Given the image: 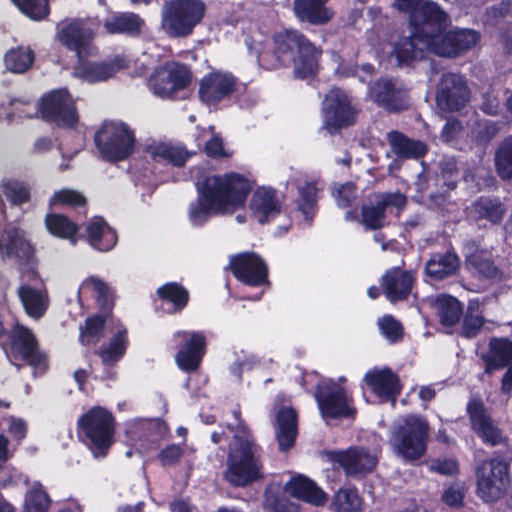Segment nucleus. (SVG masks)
Returning <instances> with one entry per match:
<instances>
[{"instance_id":"43","label":"nucleus","mask_w":512,"mask_h":512,"mask_svg":"<svg viewBox=\"0 0 512 512\" xmlns=\"http://www.w3.org/2000/svg\"><path fill=\"white\" fill-rule=\"evenodd\" d=\"M127 344V332L125 329H120L107 347L99 349L98 355L102 363L111 366L118 362L124 356Z\"/></svg>"},{"instance_id":"14","label":"nucleus","mask_w":512,"mask_h":512,"mask_svg":"<svg viewBox=\"0 0 512 512\" xmlns=\"http://www.w3.org/2000/svg\"><path fill=\"white\" fill-rule=\"evenodd\" d=\"M237 88L238 79L232 73L213 70L201 78L198 96L207 106L216 107L221 101L229 99Z\"/></svg>"},{"instance_id":"46","label":"nucleus","mask_w":512,"mask_h":512,"mask_svg":"<svg viewBox=\"0 0 512 512\" xmlns=\"http://www.w3.org/2000/svg\"><path fill=\"white\" fill-rule=\"evenodd\" d=\"M417 39L414 37L413 32L408 37L402 38L395 44L393 52L397 61L400 64H410L417 59L424 56V48L418 47Z\"/></svg>"},{"instance_id":"16","label":"nucleus","mask_w":512,"mask_h":512,"mask_svg":"<svg viewBox=\"0 0 512 512\" xmlns=\"http://www.w3.org/2000/svg\"><path fill=\"white\" fill-rule=\"evenodd\" d=\"M470 90L465 79L455 73H444L437 85L436 103L440 110L457 112L465 107Z\"/></svg>"},{"instance_id":"62","label":"nucleus","mask_w":512,"mask_h":512,"mask_svg":"<svg viewBox=\"0 0 512 512\" xmlns=\"http://www.w3.org/2000/svg\"><path fill=\"white\" fill-rule=\"evenodd\" d=\"M465 488L462 484H453L447 487L442 495L443 501L450 507H458L462 504Z\"/></svg>"},{"instance_id":"23","label":"nucleus","mask_w":512,"mask_h":512,"mask_svg":"<svg viewBox=\"0 0 512 512\" xmlns=\"http://www.w3.org/2000/svg\"><path fill=\"white\" fill-rule=\"evenodd\" d=\"M230 266L235 277L246 285L259 286L267 282V267L255 253L245 252L233 256Z\"/></svg>"},{"instance_id":"29","label":"nucleus","mask_w":512,"mask_h":512,"mask_svg":"<svg viewBox=\"0 0 512 512\" xmlns=\"http://www.w3.org/2000/svg\"><path fill=\"white\" fill-rule=\"evenodd\" d=\"M414 275L400 268L388 270L382 277V287L385 296L391 302L405 299L414 284Z\"/></svg>"},{"instance_id":"42","label":"nucleus","mask_w":512,"mask_h":512,"mask_svg":"<svg viewBox=\"0 0 512 512\" xmlns=\"http://www.w3.org/2000/svg\"><path fill=\"white\" fill-rule=\"evenodd\" d=\"M331 512H362L363 499L356 489L341 488L332 497Z\"/></svg>"},{"instance_id":"21","label":"nucleus","mask_w":512,"mask_h":512,"mask_svg":"<svg viewBox=\"0 0 512 512\" xmlns=\"http://www.w3.org/2000/svg\"><path fill=\"white\" fill-rule=\"evenodd\" d=\"M11 355L21 358L29 365L43 369L46 366V356L37 347L34 334L26 327L16 324L11 333Z\"/></svg>"},{"instance_id":"64","label":"nucleus","mask_w":512,"mask_h":512,"mask_svg":"<svg viewBox=\"0 0 512 512\" xmlns=\"http://www.w3.org/2000/svg\"><path fill=\"white\" fill-rule=\"evenodd\" d=\"M184 454V449L180 445L171 444L162 449L159 453V461L163 466L176 463Z\"/></svg>"},{"instance_id":"36","label":"nucleus","mask_w":512,"mask_h":512,"mask_svg":"<svg viewBox=\"0 0 512 512\" xmlns=\"http://www.w3.org/2000/svg\"><path fill=\"white\" fill-rule=\"evenodd\" d=\"M18 295L28 316L39 319L44 315L49 305L45 289L22 285L18 290Z\"/></svg>"},{"instance_id":"47","label":"nucleus","mask_w":512,"mask_h":512,"mask_svg":"<svg viewBox=\"0 0 512 512\" xmlns=\"http://www.w3.org/2000/svg\"><path fill=\"white\" fill-rule=\"evenodd\" d=\"M35 54L30 48L17 47L11 49L4 56V62L12 72L23 73L27 71L33 64Z\"/></svg>"},{"instance_id":"30","label":"nucleus","mask_w":512,"mask_h":512,"mask_svg":"<svg viewBox=\"0 0 512 512\" xmlns=\"http://www.w3.org/2000/svg\"><path fill=\"white\" fill-rule=\"evenodd\" d=\"M364 381L380 398L394 397L400 392L399 379L388 368L368 371L365 374Z\"/></svg>"},{"instance_id":"60","label":"nucleus","mask_w":512,"mask_h":512,"mask_svg":"<svg viewBox=\"0 0 512 512\" xmlns=\"http://www.w3.org/2000/svg\"><path fill=\"white\" fill-rule=\"evenodd\" d=\"M205 152L209 157L217 159L230 158L234 153L232 149L225 145L219 135H214L206 142Z\"/></svg>"},{"instance_id":"18","label":"nucleus","mask_w":512,"mask_h":512,"mask_svg":"<svg viewBox=\"0 0 512 512\" xmlns=\"http://www.w3.org/2000/svg\"><path fill=\"white\" fill-rule=\"evenodd\" d=\"M57 36L63 46L75 52L77 58H86L90 54L94 31L84 19L70 20L59 28Z\"/></svg>"},{"instance_id":"48","label":"nucleus","mask_w":512,"mask_h":512,"mask_svg":"<svg viewBox=\"0 0 512 512\" xmlns=\"http://www.w3.org/2000/svg\"><path fill=\"white\" fill-rule=\"evenodd\" d=\"M263 505L269 512H299V505L282 495L279 488L274 486L265 490Z\"/></svg>"},{"instance_id":"55","label":"nucleus","mask_w":512,"mask_h":512,"mask_svg":"<svg viewBox=\"0 0 512 512\" xmlns=\"http://www.w3.org/2000/svg\"><path fill=\"white\" fill-rule=\"evenodd\" d=\"M318 190L317 182H308L299 188V209L303 212L306 219L312 218L310 212L317 201Z\"/></svg>"},{"instance_id":"37","label":"nucleus","mask_w":512,"mask_h":512,"mask_svg":"<svg viewBox=\"0 0 512 512\" xmlns=\"http://www.w3.org/2000/svg\"><path fill=\"white\" fill-rule=\"evenodd\" d=\"M486 372L492 373L507 365H512V342L506 339H493L489 345V351L484 356Z\"/></svg>"},{"instance_id":"25","label":"nucleus","mask_w":512,"mask_h":512,"mask_svg":"<svg viewBox=\"0 0 512 512\" xmlns=\"http://www.w3.org/2000/svg\"><path fill=\"white\" fill-rule=\"evenodd\" d=\"M249 208L252 217L260 224L274 220L282 211V199L271 187H258L252 194Z\"/></svg>"},{"instance_id":"28","label":"nucleus","mask_w":512,"mask_h":512,"mask_svg":"<svg viewBox=\"0 0 512 512\" xmlns=\"http://www.w3.org/2000/svg\"><path fill=\"white\" fill-rule=\"evenodd\" d=\"M284 490L293 498L314 506H323L328 495L311 479L303 475L292 477L284 485Z\"/></svg>"},{"instance_id":"58","label":"nucleus","mask_w":512,"mask_h":512,"mask_svg":"<svg viewBox=\"0 0 512 512\" xmlns=\"http://www.w3.org/2000/svg\"><path fill=\"white\" fill-rule=\"evenodd\" d=\"M3 193L14 204H22L29 200V190L21 182L8 180L3 184Z\"/></svg>"},{"instance_id":"52","label":"nucleus","mask_w":512,"mask_h":512,"mask_svg":"<svg viewBox=\"0 0 512 512\" xmlns=\"http://www.w3.org/2000/svg\"><path fill=\"white\" fill-rule=\"evenodd\" d=\"M13 4L28 18L40 21L50 13L49 0H12Z\"/></svg>"},{"instance_id":"15","label":"nucleus","mask_w":512,"mask_h":512,"mask_svg":"<svg viewBox=\"0 0 512 512\" xmlns=\"http://www.w3.org/2000/svg\"><path fill=\"white\" fill-rule=\"evenodd\" d=\"M480 40V33L473 29L444 30L427 49L446 58H457L472 49Z\"/></svg>"},{"instance_id":"9","label":"nucleus","mask_w":512,"mask_h":512,"mask_svg":"<svg viewBox=\"0 0 512 512\" xmlns=\"http://www.w3.org/2000/svg\"><path fill=\"white\" fill-rule=\"evenodd\" d=\"M41 118L57 128H76L79 115L76 104L67 89H56L40 98Z\"/></svg>"},{"instance_id":"17","label":"nucleus","mask_w":512,"mask_h":512,"mask_svg":"<svg viewBox=\"0 0 512 512\" xmlns=\"http://www.w3.org/2000/svg\"><path fill=\"white\" fill-rule=\"evenodd\" d=\"M94 141L103 158L117 161L132 153L135 137L131 130H97Z\"/></svg>"},{"instance_id":"56","label":"nucleus","mask_w":512,"mask_h":512,"mask_svg":"<svg viewBox=\"0 0 512 512\" xmlns=\"http://www.w3.org/2000/svg\"><path fill=\"white\" fill-rule=\"evenodd\" d=\"M80 291L94 293L98 302L102 305H106L110 298V289L108 285L101 279L94 276L88 277L82 282Z\"/></svg>"},{"instance_id":"26","label":"nucleus","mask_w":512,"mask_h":512,"mask_svg":"<svg viewBox=\"0 0 512 512\" xmlns=\"http://www.w3.org/2000/svg\"><path fill=\"white\" fill-rule=\"evenodd\" d=\"M374 101L388 111H401L408 105V93L403 87H398L391 78L381 77L372 87Z\"/></svg>"},{"instance_id":"7","label":"nucleus","mask_w":512,"mask_h":512,"mask_svg":"<svg viewBox=\"0 0 512 512\" xmlns=\"http://www.w3.org/2000/svg\"><path fill=\"white\" fill-rule=\"evenodd\" d=\"M451 19L449 14L436 2L426 0L409 16V26L414 37L428 49L448 29Z\"/></svg>"},{"instance_id":"10","label":"nucleus","mask_w":512,"mask_h":512,"mask_svg":"<svg viewBox=\"0 0 512 512\" xmlns=\"http://www.w3.org/2000/svg\"><path fill=\"white\" fill-rule=\"evenodd\" d=\"M359 111L352 105L350 97L340 88L334 87L322 102V128H348L356 123Z\"/></svg>"},{"instance_id":"34","label":"nucleus","mask_w":512,"mask_h":512,"mask_svg":"<svg viewBox=\"0 0 512 512\" xmlns=\"http://www.w3.org/2000/svg\"><path fill=\"white\" fill-rule=\"evenodd\" d=\"M372 27L367 31L368 41L380 44L389 41L394 31L393 19L383 13L380 6H372L367 11Z\"/></svg>"},{"instance_id":"45","label":"nucleus","mask_w":512,"mask_h":512,"mask_svg":"<svg viewBox=\"0 0 512 512\" xmlns=\"http://www.w3.org/2000/svg\"><path fill=\"white\" fill-rule=\"evenodd\" d=\"M435 307L441 323L445 326L457 323L462 314L459 301L451 296H439L435 301Z\"/></svg>"},{"instance_id":"4","label":"nucleus","mask_w":512,"mask_h":512,"mask_svg":"<svg viewBox=\"0 0 512 512\" xmlns=\"http://www.w3.org/2000/svg\"><path fill=\"white\" fill-rule=\"evenodd\" d=\"M429 424L419 415H407L393 424L390 445L405 461L421 458L426 452Z\"/></svg>"},{"instance_id":"41","label":"nucleus","mask_w":512,"mask_h":512,"mask_svg":"<svg viewBox=\"0 0 512 512\" xmlns=\"http://www.w3.org/2000/svg\"><path fill=\"white\" fill-rule=\"evenodd\" d=\"M506 208L499 199L480 198L469 208V216L474 219H485L491 223L502 220Z\"/></svg>"},{"instance_id":"49","label":"nucleus","mask_w":512,"mask_h":512,"mask_svg":"<svg viewBox=\"0 0 512 512\" xmlns=\"http://www.w3.org/2000/svg\"><path fill=\"white\" fill-rule=\"evenodd\" d=\"M149 150L152 156L167 159L177 166L184 165L190 156L182 146L167 143L155 144Z\"/></svg>"},{"instance_id":"22","label":"nucleus","mask_w":512,"mask_h":512,"mask_svg":"<svg viewBox=\"0 0 512 512\" xmlns=\"http://www.w3.org/2000/svg\"><path fill=\"white\" fill-rule=\"evenodd\" d=\"M375 202L364 204L361 209L360 223L368 230L381 229L386 224V210L389 207L402 209L406 197L401 193H383L375 197Z\"/></svg>"},{"instance_id":"63","label":"nucleus","mask_w":512,"mask_h":512,"mask_svg":"<svg viewBox=\"0 0 512 512\" xmlns=\"http://www.w3.org/2000/svg\"><path fill=\"white\" fill-rule=\"evenodd\" d=\"M482 325H483V318L478 314H474L471 311V307H469V310L464 318V323H463L464 335L468 338L474 337L478 333V331L482 327Z\"/></svg>"},{"instance_id":"44","label":"nucleus","mask_w":512,"mask_h":512,"mask_svg":"<svg viewBox=\"0 0 512 512\" xmlns=\"http://www.w3.org/2000/svg\"><path fill=\"white\" fill-rule=\"evenodd\" d=\"M45 224L48 231L59 238L68 239L73 244L76 243L77 225L70 221L66 216L59 214H49L45 218Z\"/></svg>"},{"instance_id":"50","label":"nucleus","mask_w":512,"mask_h":512,"mask_svg":"<svg viewBox=\"0 0 512 512\" xmlns=\"http://www.w3.org/2000/svg\"><path fill=\"white\" fill-rule=\"evenodd\" d=\"M50 504L47 493L40 483H33L25 496L24 512H47Z\"/></svg>"},{"instance_id":"53","label":"nucleus","mask_w":512,"mask_h":512,"mask_svg":"<svg viewBox=\"0 0 512 512\" xmlns=\"http://www.w3.org/2000/svg\"><path fill=\"white\" fill-rule=\"evenodd\" d=\"M105 319L96 315L86 320L85 326L80 327V342L83 345L97 343L103 335Z\"/></svg>"},{"instance_id":"8","label":"nucleus","mask_w":512,"mask_h":512,"mask_svg":"<svg viewBox=\"0 0 512 512\" xmlns=\"http://www.w3.org/2000/svg\"><path fill=\"white\" fill-rule=\"evenodd\" d=\"M78 424L89 440L94 456H104L113 443L115 426L112 414L101 407H95L84 414Z\"/></svg>"},{"instance_id":"11","label":"nucleus","mask_w":512,"mask_h":512,"mask_svg":"<svg viewBox=\"0 0 512 512\" xmlns=\"http://www.w3.org/2000/svg\"><path fill=\"white\" fill-rule=\"evenodd\" d=\"M131 60L125 54H116L102 61L78 58L73 67V76L90 84L104 82L118 72L130 68Z\"/></svg>"},{"instance_id":"6","label":"nucleus","mask_w":512,"mask_h":512,"mask_svg":"<svg viewBox=\"0 0 512 512\" xmlns=\"http://www.w3.org/2000/svg\"><path fill=\"white\" fill-rule=\"evenodd\" d=\"M193 72L189 65L180 61H166L156 66L147 78V86L153 95L175 100L180 92L192 83Z\"/></svg>"},{"instance_id":"33","label":"nucleus","mask_w":512,"mask_h":512,"mask_svg":"<svg viewBox=\"0 0 512 512\" xmlns=\"http://www.w3.org/2000/svg\"><path fill=\"white\" fill-rule=\"evenodd\" d=\"M297 436V415L291 407H283L276 414V439L279 449H290Z\"/></svg>"},{"instance_id":"31","label":"nucleus","mask_w":512,"mask_h":512,"mask_svg":"<svg viewBox=\"0 0 512 512\" xmlns=\"http://www.w3.org/2000/svg\"><path fill=\"white\" fill-rule=\"evenodd\" d=\"M86 237L96 250L106 252L117 243L115 231L101 217H94L86 225Z\"/></svg>"},{"instance_id":"20","label":"nucleus","mask_w":512,"mask_h":512,"mask_svg":"<svg viewBox=\"0 0 512 512\" xmlns=\"http://www.w3.org/2000/svg\"><path fill=\"white\" fill-rule=\"evenodd\" d=\"M174 338L181 342L175 356L177 366L185 372L197 370L205 353L204 335L194 331H178Z\"/></svg>"},{"instance_id":"13","label":"nucleus","mask_w":512,"mask_h":512,"mask_svg":"<svg viewBox=\"0 0 512 512\" xmlns=\"http://www.w3.org/2000/svg\"><path fill=\"white\" fill-rule=\"evenodd\" d=\"M315 397L324 419L351 417L355 414L346 391L332 380L319 384Z\"/></svg>"},{"instance_id":"51","label":"nucleus","mask_w":512,"mask_h":512,"mask_svg":"<svg viewBox=\"0 0 512 512\" xmlns=\"http://www.w3.org/2000/svg\"><path fill=\"white\" fill-rule=\"evenodd\" d=\"M495 165L501 178L512 179V136L506 138L498 148Z\"/></svg>"},{"instance_id":"40","label":"nucleus","mask_w":512,"mask_h":512,"mask_svg":"<svg viewBox=\"0 0 512 512\" xmlns=\"http://www.w3.org/2000/svg\"><path fill=\"white\" fill-rule=\"evenodd\" d=\"M466 264L487 278H496L499 275L497 267L487 258L486 253L480 250L475 243H466L464 246Z\"/></svg>"},{"instance_id":"1","label":"nucleus","mask_w":512,"mask_h":512,"mask_svg":"<svg viewBox=\"0 0 512 512\" xmlns=\"http://www.w3.org/2000/svg\"><path fill=\"white\" fill-rule=\"evenodd\" d=\"M252 48L259 65L266 70L293 67L294 77L301 80L319 73L323 50L297 29L275 32L270 41Z\"/></svg>"},{"instance_id":"57","label":"nucleus","mask_w":512,"mask_h":512,"mask_svg":"<svg viewBox=\"0 0 512 512\" xmlns=\"http://www.w3.org/2000/svg\"><path fill=\"white\" fill-rule=\"evenodd\" d=\"M378 326L382 335L389 342L394 343L402 339L403 327L401 323L391 315H386L379 319Z\"/></svg>"},{"instance_id":"39","label":"nucleus","mask_w":512,"mask_h":512,"mask_svg":"<svg viewBox=\"0 0 512 512\" xmlns=\"http://www.w3.org/2000/svg\"><path fill=\"white\" fill-rule=\"evenodd\" d=\"M459 267V259L456 254L446 252L436 253L427 261L425 270L428 276L435 279H443L454 274Z\"/></svg>"},{"instance_id":"61","label":"nucleus","mask_w":512,"mask_h":512,"mask_svg":"<svg viewBox=\"0 0 512 512\" xmlns=\"http://www.w3.org/2000/svg\"><path fill=\"white\" fill-rule=\"evenodd\" d=\"M337 205L341 208H346L356 199V187L352 183L341 185L336 193H334Z\"/></svg>"},{"instance_id":"3","label":"nucleus","mask_w":512,"mask_h":512,"mask_svg":"<svg viewBox=\"0 0 512 512\" xmlns=\"http://www.w3.org/2000/svg\"><path fill=\"white\" fill-rule=\"evenodd\" d=\"M232 434L223 472L224 479L235 487H246L264 478L260 447L243 423L227 427Z\"/></svg>"},{"instance_id":"27","label":"nucleus","mask_w":512,"mask_h":512,"mask_svg":"<svg viewBox=\"0 0 512 512\" xmlns=\"http://www.w3.org/2000/svg\"><path fill=\"white\" fill-rule=\"evenodd\" d=\"M330 0H294L293 11L296 18L303 23L314 26L328 24L335 13L327 4Z\"/></svg>"},{"instance_id":"12","label":"nucleus","mask_w":512,"mask_h":512,"mask_svg":"<svg viewBox=\"0 0 512 512\" xmlns=\"http://www.w3.org/2000/svg\"><path fill=\"white\" fill-rule=\"evenodd\" d=\"M508 482V465L503 460L485 461L477 469V492L486 502L499 499Z\"/></svg>"},{"instance_id":"32","label":"nucleus","mask_w":512,"mask_h":512,"mask_svg":"<svg viewBox=\"0 0 512 512\" xmlns=\"http://www.w3.org/2000/svg\"><path fill=\"white\" fill-rule=\"evenodd\" d=\"M144 20L134 12H116L106 18L103 27L108 34H125L138 36L141 33Z\"/></svg>"},{"instance_id":"54","label":"nucleus","mask_w":512,"mask_h":512,"mask_svg":"<svg viewBox=\"0 0 512 512\" xmlns=\"http://www.w3.org/2000/svg\"><path fill=\"white\" fill-rule=\"evenodd\" d=\"M160 298L167 300L174 304V306L181 310L188 302V292L176 283H168L158 289Z\"/></svg>"},{"instance_id":"38","label":"nucleus","mask_w":512,"mask_h":512,"mask_svg":"<svg viewBox=\"0 0 512 512\" xmlns=\"http://www.w3.org/2000/svg\"><path fill=\"white\" fill-rule=\"evenodd\" d=\"M388 140L392 151L399 157L419 158L427 151L423 142L410 139L396 130L388 134Z\"/></svg>"},{"instance_id":"5","label":"nucleus","mask_w":512,"mask_h":512,"mask_svg":"<svg viewBox=\"0 0 512 512\" xmlns=\"http://www.w3.org/2000/svg\"><path fill=\"white\" fill-rule=\"evenodd\" d=\"M202 0H168L162 9L161 27L170 38H187L206 14Z\"/></svg>"},{"instance_id":"59","label":"nucleus","mask_w":512,"mask_h":512,"mask_svg":"<svg viewBox=\"0 0 512 512\" xmlns=\"http://www.w3.org/2000/svg\"><path fill=\"white\" fill-rule=\"evenodd\" d=\"M85 197L77 190L61 189L54 193L50 199L51 205H69L78 207L84 205Z\"/></svg>"},{"instance_id":"24","label":"nucleus","mask_w":512,"mask_h":512,"mask_svg":"<svg viewBox=\"0 0 512 512\" xmlns=\"http://www.w3.org/2000/svg\"><path fill=\"white\" fill-rule=\"evenodd\" d=\"M472 429L485 442L492 446L503 443L505 436L487 413L479 399H471L467 405Z\"/></svg>"},{"instance_id":"2","label":"nucleus","mask_w":512,"mask_h":512,"mask_svg":"<svg viewBox=\"0 0 512 512\" xmlns=\"http://www.w3.org/2000/svg\"><path fill=\"white\" fill-rule=\"evenodd\" d=\"M249 191V181L241 174L207 176L198 184V199L189 206L191 224L202 226L214 215L233 213L245 204Z\"/></svg>"},{"instance_id":"35","label":"nucleus","mask_w":512,"mask_h":512,"mask_svg":"<svg viewBox=\"0 0 512 512\" xmlns=\"http://www.w3.org/2000/svg\"><path fill=\"white\" fill-rule=\"evenodd\" d=\"M30 253L31 246L25 239L23 231L10 227L0 235V255L3 259L28 257Z\"/></svg>"},{"instance_id":"19","label":"nucleus","mask_w":512,"mask_h":512,"mask_svg":"<svg viewBox=\"0 0 512 512\" xmlns=\"http://www.w3.org/2000/svg\"><path fill=\"white\" fill-rule=\"evenodd\" d=\"M327 459L342 467L352 477H360L371 472L377 464V456L363 447L343 451L326 452Z\"/></svg>"}]
</instances>
